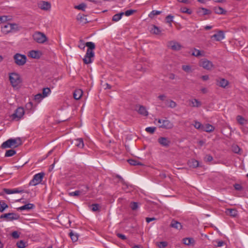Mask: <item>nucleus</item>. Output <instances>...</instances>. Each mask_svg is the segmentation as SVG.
<instances>
[{"label":"nucleus","mask_w":248,"mask_h":248,"mask_svg":"<svg viewBox=\"0 0 248 248\" xmlns=\"http://www.w3.org/2000/svg\"><path fill=\"white\" fill-rule=\"evenodd\" d=\"M124 15V12H121L120 13L115 14L112 17V20L115 22L119 21L122 18V16Z\"/></svg>","instance_id":"72a5a7b5"},{"label":"nucleus","mask_w":248,"mask_h":248,"mask_svg":"<svg viewBox=\"0 0 248 248\" xmlns=\"http://www.w3.org/2000/svg\"><path fill=\"white\" fill-rule=\"evenodd\" d=\"M155 121L159 124H161L159 125V127L167 129H171L173 127V124L166 118L164 120L155 119Z\"/></svg>","instance_id":"39448f33"},{"label":"nucleus","mask_w":248,"mask_h":248,"mask_svg":"<svg viewBox=\"0 0 248 248\" xmlns=\"http://www.w3.org/2000/svg\"><path fill=\"white\" fill-rule=\"evenodd\" d=\"M197 13L199 15L201 16H205L207 15H209L211 13V12L210 10L204 8H200L197 10Z\"/></svg>","instance_id":"4be33fe9"},{"label":"nucleus","mask_w":248,"mask_h":248,"mask_svg":"<svg viewBox=\"0 0 248 248\" xmlns=\"http://www.w3.org/2000/svg\"><path fill=\"white\" fill-rule=\"evenodd\" d=\"M213 158L212 155H207L204 157V160L206 162H210L211 161L213 160Z\"/></svg>","instance_id":"bf43d9fd"},{"label":"nucleus","mask_w":248,"mask_h":248,"mask_svg":"<svg viewBox=\"0 0 248 248\" xmlns=\"http://www.w3.org/2000/svg\"><path fill=\"white\" fill-rule=\"evenodd\" d=\"M192 55L195 57H199L202 55L201 54V52L199 50L197 49L196 48H194L192 53Z\"/></svg>","instance_id":"de8ad7c7"},{"label":"nucleus","mask_w":248,"mask_h":248,"mask_svg":"<svg viewBox=\"0 0 248 248\" xmlns=\"http://www.w3.org/2000/svg\"><path fill=\"white\" fill-rule=\"evenodd\" d=\"M127 161L131 165H133V166H136V165L142 166V165H143L142 163H141V162H140L135 159H129L127 160Z\"/></svg>","instance_id":"473e14b6"},{"label":"nucleus","mask_w":248,"mask_h":248,"mask_svg":"<svg viewBox=\"0 0 248 248\" xmlns=\"http://www.w3.org/2000/svg\"><path fill=\"white\" fill-rule=\"evenodd\" d=\"M9 80L13 87H17L22 82V79L19 74L16 73L10 74Z\"/></svg>","instance_id":"7ed1b4c3"},{"label":"nucleus","mask_w":248,"mask_h":248,"mask_svg":"<svg viewBox=\"0 0 248 248\" xmlns=\"http://www.w3.org/2000/svg\"><path fill=\"white\" fill-rule=\"evenodd\" d=\"M86 4L84 3H81L78 5H76L75 6V8L78 10H81L82 11H84L85 8H86Z\"/></svg>","instance_id":"c9c22d12"},{"label":"nucleus","mask_w":248,"mask_h":248,"mask_svg":"<svg viewBox=\"0 0 248 248\" xmlns=\"http://www.w3.org/2000/svg\"><path fill=\"white\" fill-rule=\"evenodd\" d=\"M15 62L18 66L24 65L27 62V57L25 55L16 53L14 56Z\"/></svg>","instance_id":"20e7f679"},{"label":"nucleus","mask_w":248,"mask_h":248,"mask_svg":"<svg viewBox=\"0 0 248 248\" xmlns=\"http://www.w3.org/2000/svg\"><path fill=\"white\" fill-rule=\"evenodd\" d=\"M234 187L236 190H239V191H240L242 189V186H241V185L238 184H234Z\"/></svg>","instance_id":"e2e57ef3"},{"label":"nucleus","mask_w":248,"mask_h":248,"mask_svg":"<svg viewBox=\"0 0 248 248\" xmlns=\"http://www.w3.org/2000/svg\"><path fill=\"white\" fill-rule=\"evenodd\" d=\"M190 105L193 107H200L202 106V103L197 99H193L189 100Z\"/></svg>","instance_id":"a878e982"},{"label":"nucleus","mask_w":248,"mask_h":248,"mask_svg":"<svg viewBox=\"0 0 248 248\" xmlns=\"http://www.w3.org/2000/svg\"><path fill=\"white\" fill-rule=\"evenodd\" d=\"M73 242H76L78 240V235L77 233L74 232L73 231H71L69 234Z\"/></svg>","instance_id":"7c9ffc66"},{"label":"nucleus","mask_w":248,"mask_h":248,"mask_svg":"<svg viewBox=\"0 0 248 248\" xmlns=\"http://www.w3.org/2000/svg\"><path fill=\"white\" fill-rule=\"evenodd\" d=\"M200 66L203 67L205 69L210 70H211L214 65L211 61L206 59H202L200 62Z\"/></svg>","instance_id":"1a4fd4ad"},{"label":"nucleus","mask_w":248,"mask_h":248,"mask_svg":"<svg viewBox=\"0 0 248 248\" xmlns=\"http://www.w3.org/2000/svg\"><path fill=\"white\" fill-rule=\"evenodd\" d=\"M155 129L156 128L155 127H148L146 128L145 131L151 134H153L155 132Z\"/></svg>","instance_id":"8fccbe9b"},{"label":"nucleus","mask_w":248,"mask_h":248,"mask_svg":"<svg viewBox=\"0 0 248 248\" xmlns=\"http://www.w3.org/2000/svg\"><path fill=\"white\" fill-rule=\"evenodd\" d=\"M6 218L7 220H16L19 218V216L14 213H9L1 215L0 216V218Z\"/></svg>","instance_id":"9b49d317"},{"label":"nucleus","mask_w":248,"mask_h":248,"mask_svg":"<svg viewBox=\"0 0 248 248\" xmlns=\"http://www.w3.org/2000/svg\"><path fill=\"white\" fill-rule=\"evenodd\" d=\"M79 42L80 44L78 45V47L80 49H84L85 46L88 47L85 57L83 59L84 63L86 64L92 63L93 62L92 58L94 57V52H93V50L95 48L94 43L92 42H88L85 44L82 40H80Z\"/></svg>","instance_id":"f257e3e1"},{"label":"nucleus","mask_w":248,"mask_h":248,"mask_svg":"<svg viewBox=\"0 0 248 248\" xmlns=\"http://www.w3.org/2000/svg\"><path fill=\"white\" fill-rule=\"evenodd\" d=\"M51 90L49 88H44L43 89V95L44 97L47 96V95L50 93Z\"/></svg>","instance_id":"4c0bfd02"},{"label":"nucleus","mask_w":248,"mask_h":248,"mask_svg":"<svg viewBox=\"0 0 248 248\" xmlns=\"http://www.w3.org/2000/svg\"><path fill=\"white\" fill-rule=\"evenodd\" d=\"M32 107H33V103L31 102L28 103L26 105V108L28 109H29V110L31 109L32 108Z\"/></svg>","instance_id":"0e129e2a"},{"label":"nucleus","mask_w":248,"mask_h":248,"mask_svg":"<svg viewBox=\"0 0 248 248\" xmlns=\"http://www.w3.org/2000/svg\"><path fill=\"white\" fill-rule=\"evenodd\" d=\"M7 20V16H0V23L2 22H4Z\"/></svg>","instance_id":"338daca9"},{"label":"nucleus","mask_w":248,"mask_h":248,"mask_svg":"<svg viewBox=\"0 0 248 248\" xmlns=\"http://www.w3.org/2000/svg\"><path fill=\"white\" fill-rule=\"evenodd\" d=\"M11 28H12V31H18L19 30V28L17 25L15 23H11Z\"/></svg>","instance_id":"6e6d98bb"},{"label":"nucleus","mask_w":248,"mask_h":248,"mask_svg":"<svg viewBox=\"0 0 248 248\" xmlns=\"http://www.w3.org/2000/svg\"><path fill=\"white\" fill-rule=\"evenodd\" d=\"M182 242L184 244L187 246H194L195 243V241L192 237H186L182 239Z\"/></svg>","instance_id":"4468645a"},{"label":"nucleus","mask_w":248,"mask_h":248,"mask_svg":"<svg viewBox=\"0 0 248 248\" xmlns=\"http://www.w3.org/2000/svg\"><path fill=\"white\" fill-rule=\"evenodd\" d=\"M180 11L183 13H186L188 15L192 14V11L186 7H182L180 9Z\"/></svg>","instance_id":"a19ab883"},{"label":"nucleus","mask_w":248,"mask_h":248,"mask_svg":"<svg viewBox=\"0 0 248 248\" xmlns=\"http://www.w3.org/2000/svg\"><path fill=\"white\" fill-rule=\"evenodd\" d=\"M225 213L232 217H236L238 215V212L235 209H226Z\"/></svg>","instance_id":"aec40b11"},{"label":"nucleus","mask_w":248,"mask_h":248,"mask_svg":"<svg viewBox=\"0 0 248 248\" xmlns=\"http://www.w3.org/2000/svg\"><path fill=\"white\" fill-rule=\"evenodd\" d=\"M11 23H6L3 26L1 27V31L6 34L12 31V28H11Z\"/></svg>","instance_id":"f3484780"},{"label":"nucleus","mask_w":248,"mask_h":248,"mask_svg":"<svg viewBox=\"0 0 248 248\" xmlns=\"http://www.w3.org/2000/svg\"><path fill=\"white\" fill-rule=\"evenodd\" d=\"M135 12H136V10L131 9V10H128L126 11L124 13V14L126 16H129L130 15H132L133 14H134Z\"/></svg>","instance_id":"4d7b16f0"},{"label":"nucleus","mask_w":248,"mask_h":248,"mask_svg":"<svg viewBox=\"0 0 248 248\" xmlns=\"http://www.w3.org/2000/svg\"><path fill=\"white\" fill-rule=\"evenodd\" d=\"M217 85L225 88L228 84L229 81L225 78H219L216 80Z\"/></svg>","instance_id":"dca6fc26"},{"label":"nucleus","mask_w":248,"mask_h":248,"mask_svg":"<svg viewBox=\"0 0 248 248\" xmlns=\"http://www.w3.org/2000/svg\"><path fill=\"white\" fill-rule=\"evenodd\" d=\"M116 235L119 238H120V239H121L122 240H124L126 239V237L124 234H121V233H117Z\"/></svg>","instance_id":"69168bd1"},{"label":"nucleus","mask_w":248,"mask_h":248,"mask_svg":"<svg viewBox=\"0 0 248 248\" xmlns=\"http://www.w3.org/2000/svg\"><path fill=\"white\" fill-rule=\"evenodd\" d=\"M22 144V141L20 138L16 139H10L2 143L1 145L2 149L8 148H16Z\"/></svg>","instance_id":"f03ea898"},{"label":"nucleus","mask_w":248,"mask_h":248,"mask_svg":"<svg viewBox=\"0 0 248 248\" xmlns=\"http://www.w3.org/2000/svg\"><path fill=\"white\" fill-rule=\"evenodd\" d=\"M83 92L81 89H77L73 93L74 98L76 100L79 99L82 95Z\"/></svg>","instance_id":"bb28decb"},{"label":"nucleus","mask_w":248,"mask_h":248,"mask_svg":"<svg viewBox=\"0 0 248 248\" xmlns=\"http://www.w3.org/2000/svg\"><path fill=\"white\" fill-rule=\"evenodd\" d=\"M182 69L186 72H190L191 71V67L189 65H184L182 66Z\"/></svg>","instance_id":"5fc2aeb1"},{"label":"nucleus","mask_w":248,"mask_h":248,"mask_svg":"<svg viewBox=\"0 0 248 248\" xmlns=\"http://www.w3.org/2000/svg\"><path fill=\"white\" fill-rule=\"evenodd\" d=\"M158 143L163 147H169L171 142L168 138L165 137H160L158 139Z\"/></svg>","instance_id":"f8f14e48"},{"label":"nucleus","mask_w":248,"mask_h":248,"mask_svg":"<svg viewBox=\"0 0 248 248\" xmlns=\"http://www.w3.org/2000/svg\"><path fill=\"white\" fill-rule=\"evenodd\" d=\"M81 193V191L80 190H76L75 191L69 193L68 195L70 196H78Z\"/></svg>","instance_id":"49530a36"},{"label":"nucleus","mask_w":248,"mask_h":248,"mask_svg":"<svg viewBox=\"0 0 248 248\" xmlns=\"http://www.w3.org/2000/svg\"><path fill=\"white\" fill-rule=\"evenodd\" d=\"M44 98L41 93H38L34 96V100L37 102H40Z\"/></svg>","instance_id":"ea45409f"},{"label":"nucleus","mask_w":248,"mask_h":248,"mask_svg":"<svg viewBox=\"0 0 248 248\" xmlns=\"http://www.w3.org/2000/svg\"><path fill=\"white\" fill-rule=\"evenodd\" d=\"M161 13H162L161 11H156V10H153L149 15V16L150 18H153L155 16L158 15L160 14Z\"/></svg>","instance_id":"58836bf2"},{"label":"nucleus","mask_w":248,"mask_h":248,"mask_svg":"<svg viewBox=\"0 0 248 248\" xmlns=\"http://www.w3.org/2000/svg\"><path fill=\"white\" fill-rule=\"evenodd\" d=\"M225 37L224 32L222 31H218L216 34L211 37V39H214L217 41H220Z\"/></svg>","instance_id":"ddd939ff"},{"label":"nucleus","mask_w":248,"mask_h":248,"mask_svg":"<svg viewBox=\"0 0 248 248\" xmlns=\"http://www.w3.org/2000/svg\"><path fill=\"white\" fill-rule=\"evenodd\" d=\"M16 246L18 248H24L25 243L23 240H20L16 243Z\"/></svg>","instance_id":"c03bdc74"},{"label":"nucleus","mask_w":248,"mask_h":248,"mask_svg":"<svg viewBox=\"0 0 248 248\" xmlns=\"http://www.w3.org/2000/svg\"><path fill=\"white\" fill-rule=\"evenodd\" d=\"M77 19L82 24H85L89 22L86 18V16L83 14H78L77 16Z\"/></svg>","instance_id":"5701e85b"},{"label":"nucleus","mask_w":248,"mask_h":248,"mask_svg":"<svg viewBox=\"0 0 248 248\" xmlns=\"http://www.w3.org/2000/svg\"><path fill=\"white\" fill-rule=\"evenodd\" d=\"M214 129L215 128L213 125L209 124H206L203 125L202 131L206 132H211L214 131Z\"/></svg>","instance_id":"393cba45"},{"label":"nucleus","mask_w":248,"mask_h":248,"mask_svg":"<svg viewBox=\"0 0 248 248\" xmlns=\"http://www.w3.org/2000/svg\"><path fill=\"white\" fill-rule=\"evenodd\" d=\"M34 207H35V206L33 204L28 203V204H26L25 205H24L23 206H22L19 207L18 210H20L21 211L25 210H29L34 208Z\"/></svg>","instance_id":"cd10ccee"},{"label":"nucleus","mask_w":248,"mask_h":248,"mask_svg":"<svg viewBox=\"0 0 248 248\" xmlns=\"http://www.w3.org/2000/svg\"><path fill=\"white\" fill-rule=\"evenodd\" d=\"M137 107H139V108H137L136 110L140 114L144 116H147L148 115V112L145 107L143 106H139Z\"/></svg>","instance_id":"a211bd4d"},{"label":"nucleus","mask_w":248,"mask_h":248,"mask_svg":"<svg viewBox=\"0 0 248 248\" xmlns=\"http://www.w3.org/2000/svg\"><path fill=\"white\" fill-rule=\"evenodd\" d=\"M189 165L190 167H192L193 168H196L199 166V163L197 160H192L189 163Z\"/></svg>","instance_id":"e433bc0d"},{"label":"nucleus","mask_w":248,"mask_h":248,"mask_svg":"<svg viewBox=\"0 0 248 248\" xmlns=\"http://www.w3.org/2000/svg\"><path fill=\"white\" fill-rule=\"evenodd\" d=\"M194 127L197 129L202 130L203 125L201 123L199 122H195Z\"/></svg>","instance_id":"a18cd8bd"},{"label":"nucleus","mask_w":248,"mask_h":248,"mask_svg":"<svg viewBox=\"0 0 248 248\" xmlns=\"http://www.w3.org/2000/svg\"><path fill=\"white\" fill-rule=\"evenodd\" d=\"M169 106L171 108H174L176 106V103L174 101L170 100V101Z\"/></svg>","instance_id":"680f3d73"},{"label":"nucleus","mask_w":248,"mask_h":248,"mask_svg":"<svg viewBox=\"0 0 248 248\" xmlns=\"http://www.w3.org/2000/svg\"><path fill=\"white\" fill-rule=\"evenodd\" d=\"M45 173L40 172L34 175L33 179L30 182V186H36L41 183Z\"/></svg>","instance_id":"423d86ee"},{"label":"nucleus","mask_w":248,"mask_h":248,"mask_svg":"<svg viewBox=\"0 0 248 248\" xmlns=\"http://www.w3.org/2000/svg\"><path fill=\"white\" fill-rule=\"evenodd\" d=\"M75 145L79 148H83L84 146V143L82 139H78L75 140Z\"/></svg>","instance_id":"c756f323"},{"label":"nucleus","mask_w":248,"mask_h":248,"mask_svg":"<svg viewBox=\"0 0 248 248\" xmlns=\"http://www.w3.org/2000/svg\"><path fill=\"white\" fill-rule=\"evenodd\" d=\"M173 17L174 16H171V15L167 16L166 17V22L168 23H170L171 24V23L173 21L172 19Z\"/></svg>","instance_id":"3c124183"},{"label":"nucleus","mask_w":248,"mask_h":248,"mask_svg":"<svg viewBox=\"0 0 248 248\" xmlns=\"http://www.w3.org/2000/svg\"><path fill=\"white\" fill-rule=\"evenodd\" d=\"M130 206L132 210H136L138 208V202H131L130 204Z\"/></svg>","instance_id":"37998d69"},{"label":"nucleus","mask_w":248,"mask_h":248,"mask_svg":"<svg viewBox=\"0 0 248 248\" xmlns=\"http://www.w3.org/2000/svg\"><path fill=\"white\" fill-rule=\"evenodd\" d=\"M41 55V52L39 50H31L29 52L28 56L31 58L38 59Z\"/></svg>","instance_id":"2eb2a0df"},{"label":"nucleus","mask_w":248,"mask_h":248,"mask_svg":"<svg viewBox=\"0 0 248 248\" xmlns=\"http://www.w3.org/2000/svg\"><path fill=\"white\" fill-rule=\"evenodd\" d=\"M170 226L177 230H181L182 228V225L181 223L175 220H172Z\"/></svg>","instance_id":"b1692460"},{"label":"nucleus","mask_w":248,"mask_h":248,"mask_svg":"<svg viewBox=\"0 0 248 248\" xmlns=\"http://www.w3.org/2000/svg\"><path fill=\"white\" fill-rule=\"evenodd\" d=\"M151 31L153 33H154V34H159L161 32V31L160 30V29L157 27H156L155 25L153 26V28L152 29Z\"/></svg>","instance_id":"79ce46f5"},{"label":"nucleus","mask_w":248,"mask_h":248,"mask_svg":"<svg viewBox=\"0 0 248 248\" xmlns=\"http://www.w3.org/2000/svg\"><path fill=\"white\" fill-rule=\"evenodd\" d=\"M39 7L42 10H48L51 8V4L47 1H42L39 4Z\"/></svg>","instance_id":"412c9836"},{"label":"nucleus","mask_w":248,"mask_h":248,"mask_svg":"<svg viewBox=\"0 0 248 248\" xmlns=\"http://www.w3.org/2000/svg\"><path fill=\"white\" fill-rule=\"evenodd\" d=\"M168 46L174 51H179L182 47V45L175 41H170L168 43Z\"/></svg>","instance_id":"9d476101"},{"label":"nucleus","mask_w":248,"mask_h":248,"mask_svg":"<svg viewBox=\"0 0 248 248\" xmlns=\"http://www.w3.org/2000/svg\"><path fill=\"white\" fill-rule=\"evenodd\" d=\"M168 245V243L165 241L160 242L157 244V246L160 248H165Z\"/></svg>","instance_id":"09e8293b"},{"label":"nucleus","mask_w":248,"mask_h":248,"mask_svg":"<svg viewBox=\"0 0 248 248\" xmlns=\"http://www.w3.org/2000/svg\"><path fill=\"white\" fill-rule=\"evenodd\" d=\"M8 207V205L4 201H0V212H3L4 210Z\"/></svg>","instance_id":"2f4dec72"},{"label":"nucleus","mask_w":248,"mask_h":248,"mask_svg":"<svg viewBox=\"0 0 248 248\" xmlns=\"http://www.w3.org/2000/svg\"><path fill=\"white\" fill-rule=\"evenodd\" d=\"M16 154V151L13 149H10L6 151L5 156L6 157H10Z\"/></svg>","instance_id":"f704fd0d"},{"label":"nucleus","mask_w":248,"mask_h":248,"mask_svg":"<svg viewBox=\"0 0 248 248\" xmlns=\"http://www.w3.org/2000/svg\"><path fill=\"white\" fill-rule=\"evenodd\" d=\"M12 236L13 238L17 239L19 238V234L17 231H14L12 233Z\"/></svg>","instance_id":"052dcab7"},{"label":"nucleus","mask_w":248,"mask_h":248,"mask_svg":"<svg viewBox=\"0 0 248 248\" xmlns=\"http://www.w3.org/2000/svg\"><path fill=\"white\" fill-rule=\"evenodd\" d=\"M24 108L22 107H18L16 109L14 113L12 115L13 119L18 121L20 120L24 114Z\"/></svg>","instance_id":"6e6552de"},{"label":"nucleus","mask_w":248,"mask_h":248,"mask_svg":"<svg viewBox=\"0 0 248 248\" xmlns=\"http://www.w3.org/2000/svg\"><path fill=\"white\" fill-rule=\"evenodd\" d=\"M232 151L235 153L239 154L240 151V148L237 145H234L232 146Z\"/></svg>","instance_id":"13d9d810"},{"label":"nucleus","mask_w":248,"mask_h":248,"mask_svg":"<svg viewBox=\"0 0 248 248\" xmlns=\"http://www.w3.org/2000/svg\"><path fill=\"white\" fill-rule=\"evenodd\" d=\"M91 207H92L91 210L93 212L97 211L99 210V205L98 204H97V203L93 204L91 205Z\"/></svg>","instance_id":"603ef678"},{"label":"nucleus","mask_w":248,"mask_h":248,"mask_svg":"<svg viewBox=\"0 0 248 248\" xmlns=\"http://www.w3.org/2000/svg\"><path fill=\"white\" fill-rule=\"evenodd\" d=\"M214 10L217 14L225 15L226 13V11L221 7H215L214 8Z\"/></svg>","instance_id":"c85d7f7f"},{"label":"nucleus","mask_w":248,"mask_h":248,"mask_svg":"<svg viewBox=\"0 0 248 248\" xmlns=\"http://www.w3.org/2000/svg\"><path fill=\"white\" fill-rule=\"evenodd\" d=\"M3 191L7 194L20 193H23L24 192L23 190H19L17 188H15V189L4 188Z\"/></svg>","instance_id":"6ab92c4d"},{"label":"nucleus","mask_w":248,"mask_h":248,"mask_svg":"<svg viewBox=\"0 0 248 248\" xmlns=\"http://www.w3.org/2000/svg\"><path fill=\"white\" fill-rule=\"evenodd\" d=\"M33 39L38 43L43 44L47 40L45 34L41 32H36L33 34Z\"/></svg>","instance_id":"0eeeda50"},{"label":"nucleus","mask_w":248,"mask_h":248,"mask_svg":"<svg viewBox=\"0 0 248 248\" xmlns=\"http://www.w3.org/2000/svg\"><path fill=\"white\" fill-rule=\"evenodd\" d=\"M237 120L238 122L241 124H244V122L245 121V119L240 115H238L237 116Z\"/></svg>","instance_id":"864d4df0"},{"label":"nucleus","mask_w":248,"mask_h":248,"mask_svg":"<svg viewBox=\"0 0 248 248\" xmlns=\"http://www.w3.org/2000/svg\"><path fill=\"white\" fill-rule=\"evenodd\" d=\"M156 219L155 217H146V221L147 223H149L151 221H152L153 220H155Z\"/></svg>","instance_id":"774afa93"}]
</instances>
